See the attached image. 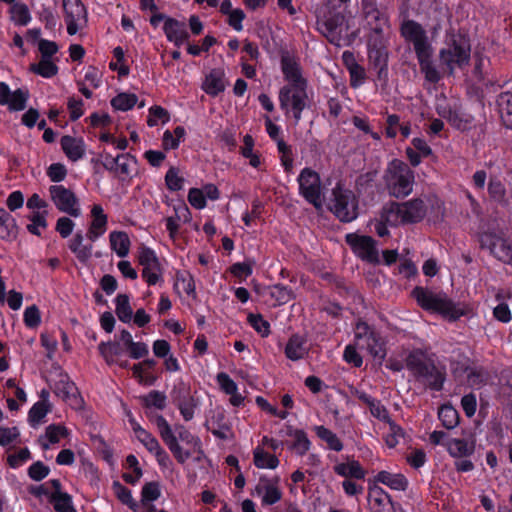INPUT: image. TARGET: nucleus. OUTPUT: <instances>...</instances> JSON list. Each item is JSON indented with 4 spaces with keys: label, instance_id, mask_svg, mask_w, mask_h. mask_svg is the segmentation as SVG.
I'll return each mask as SVG.
<instances>
[{
    "label": "nucleus",
    "instance_id": "nucleus-48",
    "mask_svg": "<svg viewBox=\"0 0 512 512\" xmlns=\"http://www.w3.org/2000/svg\"><path fill=\"white\" fill-rule=\"evenodd\" d=\"M249 324L262 336L266 337L270 333V324L261 314L250 313L247 318Z\"/></svg>",
    "mask_w": 512,
    "mask_h": 512
},
{
    "label": "nucleus",
    "instance_id": "nucleus-51",
    "mask_svg": "<svg viewBox=\"0 0 512 512\" xmlns=\"http://www.w3.org/2000/svg\"><path fill=\"white\" fill-rule=\"evenodd\" d=\"M175 429L178 434L177 439L200 451L201 441L198 437L193 436L183 425H177Z\"/></svg>",
    "mask_w": 512,
    "mask_h": 512
},
{
    "label": "nucleus",
    "instance_id": "nucleus-26",
    "mask_svg": "<svg viewBox=\"0 0 512 512\" xmlns=\"http://www.w3.org/2000/svg\"><path fill=\"white\" fill-rule=\"evenodd\" d=\"M208 430L219 439H228L227 432L230 431L231 427L225 419V415L222 412L217 413L211 418L210 422L206 423Z\"/></svg>",
    "mask_w": 512,
    "mask_h": 512
},
{
    "label": "nucleus",
    "instance_id": "nucleus-37",
    "mask_svg": "<svg viewBox=\"0 0 512 512\" xmlns=\"http://www.w3.org/2000/svg\"><path fill=\"white\" fill-rule=\"evenodd\" d=\"M140 401L147 409L155 407L159 410H163L166 407V395L157 390H152L147 395L141 396Z\"/></svg>",
    "mask_w": 512,
    "mask_h": 512
},
{
    "label": "nucleus",
    "instance_id": "nucleus-46",
    "mask_svg": "<svg viewBox=\"0 0 512 512\" xmlns=\"http://www.w3.org/2000/svg\"><path fill=\"white\" fill-rule=\"evenodd\" d=\"M103 157V161L101 162V165L108 171L116 172L117 171V164L121 160H131L132 163L136 164L137 159L135 156L126 153V154H120L117 157H112L110 154H105Z\"/></svg>",
    "mask_w": 512,
    "mask_h": 512
},
{
    "label": "nucleus",
    "instance_id": "nucleus-15",
    "mask_svg": "<svg viewBox=\"0 0 512 512\" xmlns=\"http://www.w3.org/2000/svg\"><path fill=\"white\" fill-rule=\"evenodd\" d=\"M86 22L87 12L85 6L78 0H66L67 33L75 35Z\"/></svg>",
    "mask_w": 512,
    "mask_h": 512
},
{
    "label": "nucleus",
    "instance_id": "nucleus-27",
    "mask_svg": "<svg viewBox=\"0 0 512 512\" xmlns=\"http://www.w3.org/2000/svg\"><path fill=\"white\" fill-rule=\"evenodd\" d=\"M336 474L343 477H350L355 479H364L366 472L361 467L358 461L352 460L349 463H340L334 466Z\"/></svg>",
    "mask_w": 512,
    "mask_h": 512
},
{
    "label": "nucleus",
    "instance_id": "nucleus-36",
    "mask_svg": "<svg viewBox=\"0 0 512 512\" xmlns=\"http://www.w3.org/2000/svg\"><path fill=\"white\" fill-rule=\"evenodd\" d=\"M30 71L43 78H51L57 74L58 67L53 60L40 59L38 63L30 65Z\"/></svg>",
    "mask_w": 512,
    "mask_h": 512
},
{
    "label": "nucleus",
    "instance_id": "nucleus-10",
    "mask_svg": "<svg viewBox=\"0 0 512 512\" xmlns=\"http://www.w3.org/2000/svg\"><path fill=\"white\" fill-rule=\"evenodd\" d=\"M345 241L362 260L373 264L380 263L376 241L371 236L349 233L345 236Z\"/></svg>",
    "mask_w": 512,
    "mask_h": 512
},
{
    "label": "nucleus",
    "instance_id": "nucleus-13",
    "mask_svg": "<svg viewBox=\"0 0 512 512\" xmlns=\"http://www.w3.org/2000/svg\"><path fill=\"white\" fill-rule=\"evenodd\" d=\"M29 99V91L19 88L11 91L8 84L0 82V104L5 105L11 111L24 110Z\"/></svg>",
    "mask_w": 512,
    "mask_h": 512
},
{
    "label": "nucleus",
    "instance_id": "nucleus-2",
    "mask_svg": "<svg viewBox=\"0 0 512 512\" xmlns=\"http://www.w3.org/2000/svg\"><path fill=\"white\" fill-rule=\"evenodd\" d=\"M411 294L422 309L440 314L449 321H456L465 314V310L444 292L435 293L427 288L416 286Z\"/></svg>",
    "mask_w": 512,
    "mask_h": 512
},
{
    "label": "nucleus",
    "instance_id": "nucleus-31",
    "mask_svg": "<svg viewBox=\"0 0 512 512\" xmlns=\"http://www.w3.org/2000/svg\"><path fill=\"white\" fill-rule=\"evenodd\" d=\"M49 412V405L45 400L36 402L28 413V423L31 427L39 426Z\"/></svg>",
    "mask_w": 512,
    "mask_h": 512
},
{
    "label": "nucleus",
    "instance_id": "nucleus-45",
    "mask_svg": "<svg viewBox=\"0 0 512 512\" xmlns=\"http://www.w3.org/2000/svg\"><path fill=\"white\" fill-rule=\"evenodd\" d=\"M23 321L27 328L37 329L42 321L39 308L36 305L27 306L23 313Z\"/></svg>",
    "mask_w": 512,
    "mask_h": 512
},
{
    "label": "nucleus",
    "instance_id": "nucleus-41",
    "mask_svg": "<svg viewBox=\"0 0 512 512\" xmlns=\"http://www.w3.org/2000/svg\"><path fill=\"white\" fill-rule=\"evenodd\" d=\"M64 437V428L60 425H49L46 428L45 435L41 438L43 448L48 449L50 446L58 443Z\"/></svg>",
    "mask_w": 512,
    "mask_h": 512
},
{
    "label": "nucleus",
    "instance_id": "nucleus-11",
    "mask_svg": "<svg viewBox=\"0 0 512 512\" xmlns=\"http://www.w3.org/2000/svg\"><path fill=\"white\" fill-rule=\"evenodd\" d=\"M154 419L162 440L168 446L175 459L180 464H184L192 456V452L190 450H183L178 443L177 436L174 435L170 425L162 415H155Z\"/></svg>",
    "mask_w": 512,
    "mask_h": 512
},
{
    "label": "nucleus",
    "instance_id": "nucleus-58",
    "mask_svg": "<svg viewBox=\"0 0 512 512\" xmlns=\"http://www.w3.org/2000/svg\"><path fill=\"white\" fill-rule=\"evenodd\" d=\"M479 244L482 249H489L492 254L493 250L498 247L499 235L493 232H484L479 235Z\"/></svg>",
    "mask_w": 512,
    "mask_h": 512
},
{
    "label": "nucleus",
    "instance_id": "nucleus-38",
    "mask_svg": "<svg viewBox=\"0 0 512 512\" xmlns=\"http://www.w3.org/2000/svg\"><path fill=\"white\" fill-rule=\"evenodd\" d=\"M137 96L133 93H119L111 99V106L115 110L128 111L137 104Z\"/></svg>",
    "mask_w": 512,
    "mask_h": 512
},
{
    "label": "nucleus",
    "instance_id": "nucleus-30",
    "mask_svg": "<svg viewBox=\"0 0 512 512\" xmlns=\"http://www.w3.org/2000/svg\"><path fill=\"white\" fill-rule=\"evenodd\" d=\"M438 417L446 429H453L459 424V413L450 404H444L440 407Z\"/></svg>",
    "mask_w": 512,
    "mask_h": 512
},
{
    "label": "nucleus",
    "instance_id": "nucleus-6",
    "mask_svg": "<svg viewBox=\"0 0 512 512\" xmlns=\"http://www.w3.org/2000/svg\"><path fill=\"white\" fill-rule=\"evenodd\" d=\"M447 48H443L439 52L441 64L449 69V73H453L454 65L463 67L470 60L471 45L469 39L461 34H456L453 28L447 30L446 34Z\"/></svg>",
    "mask_w": 512,
    "mask_h": 512
},
{
    "label": "nucleus",
    "instance_id": "nucleus-29",
    "mask_svg": "<svg viewBox=\"0 0 512 512\" xmlns=\"http://www.w3.org/2000/svg\"><path fill=\"white\" fill-rule=\"evenodd\" d=\"M85 143L81 138L66 135V157L75 162L85 154Z\"/></svg>",
    "mask_w": 512,
    "mask_h": 512
},
{
    "label": "nucleus",
    "instance_id": "nucleus-14",
    "mask_svg": "<svg viewBox=\"0 0 512 512\" xmlns=\"http://www.w3.org/2000/svg\"><path fill=\"white\" fill-rule=\"evenodd\" d=\"M281 70L285 80L290 82L292 88L307 86V80L302 76L299 63L288 51L281 53Z\"/></svg>",
    "mask_w": 512,
    "mask_h": 512
},
{
    "label": "nucleus",
    "instance_id": "nucleus-25",
    "mask_svg": "<svg viewBox=\"0 0 512 512\" xmlns=\"http://www.w3.org/2000/svg\"><path fill=\"white\" fill-rule=\"evenodd\" d=\"M109 239L111 249L115 251L119 257L123 258L128 255L130 248V239L126 232L113 231L110 233Z\"/></svg>",
    "mask_w": 512,
    "mask_h": 512
},
{
    "label": "nucleus",
    "instance_id": "nucleus-50",
    "mask_svg": "<svg viewBox=\"0 0 512 512\" xmlns=\"http://www.w3.org/2000/svg\"><path fill=\"white\" fill-rule=\"evenodd\" d=\"M139 264L142 266H160V262L155 254V252L146 246H141L139 255H138Z\"/></svg>",
    "mask_w": 512,
    "mask_h": 512
},
{
    "label": "nucleus",
    "instance_id": "nucleus-43",
    "mask_svg": "<svg viewBox=\"0 0 512 512\" xmlns=\"http://www.w3.org/2000/svg\"><path fill=\"white\" fill-rule=\"evenodd\" d=\"M492 255L499 261L512 265V244L499 236L498 247L493 250Z\"/></svg>",
    "mask_w": 512,
    "mask_h": 512
},
{
    "label": "nucleus",
    "instance_id": "nucleus-18",
    "mask_svg": "<svg viewBox=\"0 0 512 512\" xmlns=\"http://www.w3.org/2000/svg\"><path fill=\"white\" fill-rule=\"evenodd\" d=\"M167 39L177 47L188 41L190 35L187 31L186 23L174 18H167L163 26Z\"/></svg>",
    "mask_w": 512,
    "mask_h": 512
},
{
    "label": "nucleus",
    "instance_id": "nucleus-35",
    "mask_svg": "<svg viewBox=\"0 0 512 512\" xmlns=\"http://www.w3.org/2000/svg\"><path fill=\"white\" fill-rule=\"evenodd\" d=\"M253 454L254 464L257 468L275 469L279 464V460L275 455L268 454L260 447H257Z\"/></svg>",
    "mask_w": 512,
    "mask_h": 512
},
{
    "label": "nucleus",
    "instance_id": "nucleus-20",
    "mask_svg": "<svg viewBox=\"0 0 512 512\" xmlns=\"http://www.w3.org/2000/svg\"><path fill=\"white\" fill-rule=\"evenodd\" d=\"M306 338L299 334H293L285 347V355L292 361H297L305 357L308 354V348L306 347Z\"/></svg>",
    "mask_w": 512,
    "mask_h": 512
},
{
    "label": "nucleus",
    "instance_id": "nucleus-63",
    "mask_svg": "<svg viewBox=\"0 0 512 512\" xmlns=\"http://www.w3.org/2000/svg\"><path fill=\"white\" fill-rule=\"evenodd\" d=\"M30 459V451L27 448L20 449L14 454L8 456V463L12 468H18Z\"/></svg>",
    "mask_w": 512,
    "mask_h": 512
},
{
    "label": "nucleus",
    "instance_id": "nucleus-55",
    "mask_svg": "<svg viewBox=\"0 0 512 512\" xmlns=\"http://www.w3.org/2000/svg\"><path fill=\"white\" fill-rule=\"evenodd\" d=\"M149 111L152 117L148 119L147 124L150 127L156 126L157 120H161L162 123H166L170 120L169 112L161 106H152Z\"/></svg>",
    "mask_w": 512,
    "mask_h": 512
},
{
    "label": "nucleus",
    "instance_id": "nucleus-19",
    "mask_svg": "<svg viewBox=\"0 0 512 512\" xmlns=\"http://www.w3.org/2000/svg\"><path fill=\"white\" fill-rule=\"evenodd\" d=\"M66 403L71 409L78 412L86 421L89 420V414L85 407V402L81 396L79 389L74 382L69 381L66 377Z\"/></svg>",
    "mask_w": 512,
    "mask_h": 512
},
{
    "label": "nucleus",
    "instance_id": "nucleus-28",
    "mask_svg": "<svg viewBox=\"0 0 512 512\" xmlns=\"http://www.w3.org/2000/svg\"><path fill=\"white\" fill-rule=\"evenodd\" d=\"M82 242L83 235L81 232H78L70 242L69 248L80 262L85 263L91 257L92 244L83 245Z\"/></svg>",
    "mask_w": 512,
    "mask_h": 512
},
{
    "label": "nucleus",
    "instance_id": "nucleus-22",
    "mask_svg": "<svg viewBox=\"0 0 512 512\" xmlns=\"http://www.w3.org/2000/svg\"><path fill=\"white\" fill-rule=\"evenodd\" d=\"M375 483H382L391 489L405 491L408 481L402 474H391L388 471H380L374 478Z\"/></svg>",
    "mask_w": 512,
    "mask_h": 512
},
{
    "label": "nucleus",
    "instance_id": "nucleus-49",
    "mask_svg": "<svg viewBox=\"0 0 512 512\" xmlns=\"http://www.w3.org/2000/svg\"><path fill=\"white\" fill-rule=\"evenodd\" d=\"M472 122L473 117L471 115H462L455 110L452 115L449 116V123L460 131L470 129Z\"/></svg>",
    "mask_w": 512,
    "mask_h": 512
},
{
    "label": "nucleus",
    "instance_id": "nucleus-1",
    "mask_svg": "<svg viewBox=\"0 0 512 512\" xmlns=\"http://www.w3.org/2000/svg\"><path fill=\"white\" fill-rule=\"evenodd\" d=\"M400 34L405 41L413 44L425 79L430 83H438L441 75L432 63L434 49L423 26L415 20H404L400 26Z\"/></svg>",
    "mask_w": 512,
    "mask_h": 512
},
{
    "label": "nucleus",
    "instance_id": "nucleus-24",
    "mask_svg": "<svg viewBox=\"0 0 512 512\" xmlns=\"http://www.w3.org/2000/svg\"><path fill=\"white\" fill-rule=\"evenodd\" d=\"M367 349L374 360L381 365L386 357L385 343L378 332H370L367 340Z\"/></svg>",
    "mask_w": 512,
    "mask_h": 512
},
{
    "label": "nucleus",
    "instance_id": "nucleus-17",
    "mask_svg": "<svg viewBox=\"0 0 512 512\" xmlns=\"http://www.w3.org/2000/svg\"><path fill=\"white\" fill-rule=\"evenodd\" d=\"M451 13L445 4L434 3L430 6L428 12V21L430 26L431 38L434 39L439 31L443 29L446 24L450 23Z\"/></svg>",
    "mask_w": 512,
    "mask_h": 512
},
{
    "label": "nucleus",
    "instance_id": "nucleus-40",
    "mask_svg": "<svg viewBox=\"0 0 512 512\" xmlns=\"http://www.w3.org/2000/svg\"><path fill=\"white\" fill-rule=\"evenodd\" d=\"M498 104L504 124L508 128H512V93H502L499 96Z\"/></svg>",
    "mask_w": 512,
    "mask_h": 512
},
{
    "label": "nucleus",
    "instance_id": "nucleus-23",
    "mask_svg": "<svg viewBox=\"0 0 512 512\" xmlns=\"http://www.w3.org/2000/svg\"><path fill=\"white\" fill-rule=\"evenodd\" d=\"M17 235V224L14 217L3 208H0V238L12 240Z\"/></svg>",
    "mask_w": 512,
    "mask_h": 512
},
{
    "label": "nucleus",
    "instance_id": "nucleus-62",
    "mask_svg": "<svg viewBox=\"0 0 512 512\" xmlns=\"http://www.w3.org/2000/svg\"><path fill=\"white\" fill-rule=\"evenodd\" d=\"M98 350L102 357H107L108 355L118 356L123 352L120 343L116 341L101 342Z\"/></svg>",
    "mask_w": 512,
    "mask_h": 512
},
{
    "label": "nucleus",
    "instance_id": "nucleus-12",
    "mask_svg": "<svg viewBox=\"0 0 512 512\" xmlns=\"http://www.w3.org/2000/svg\"><path fill=\"white\" fill-rule=\"evenodd\" d=\"M29 493L46 497L58 512H64V494L60 480H50L44 484L29 487Z\"/></svg>",
    "mask_w": 512,
    "mask_h": 512
},
{
    "label": "nucleus",
    "instance_id": "nucleus-4",
    "mask_svg": "<svg viewBox=\"0 0 512 512\" xmlns=\"http://www.w3.org/2000/svg\"><path fill=\"white\" fill-rule=\"evenodd\" d=\"M406 367L417 381L433 391H441L446 380V372L439 369L433 362H427L420 350H414L406 357Z\"/></svg>",
    "mask_w": 512,
    "mask_h": 512
},
{
    "label": "nucleus",
    "instance_id": "nucleus-8",
    "mask_svg": "<svg viewBox=\"0 0 512 512\" xmlns=\"http://www.w3.org/2000/svg\"><path fill=\"white\" fill-rule=\"evenodd\" d=\"M384 210L388 221L390 217L395 216V220L400 218L402 223H418L426 215V206L420 198L403 203L391 202Z\"/></svg>",
    "mask_w": 512,
    "mask_h": 512
},
{
    "label": "nucleus",
    "instance_id": "nucleus-33",
    "mask_svg": "<svg viewBox=\"0 0 512 512\" xmlns=\"http://www.w3.org/2000/svg\"><path fill=\"white\" fill-rule=\"evenodd\" d=\"M10 19L18 26H26L31 21L28 7L23 3H14L10 7Z\"/></svg>",
    "mask_w": 512,
    "mask_h": 512
},
{
    "label": "nucleus",
    "instance_id": "nucleus-3",
    "mask_svg": "<svg viewBox=\"0 0 512 512\" xmlns=\"http://www.w3.org/2000/svg\"><path fill=\"white\" fill-rule=\"evenodd\" d=\"M350 0H327L325 8L317 16V29L327 40L341 46L342 27L345 23L346 4Z\"/></svg>",
    "mask_w": 512,
    "mask_h": 512
},
{
    "label": "nucleus",
    "instance_id": "nucleus-44",
    "mask_svg": "<svg viewBox=\"0 0 512 512\" xmlns=\"http://www.w3.org/2000/svg\"><path fill=\"white\" fill-rule=\"evenodd\" d=\"M161 495L160 484L158 481L147 482L141 491V503L142 505H148V503L157 500Z\"/></svg>",
    "mask_w": 512,
    "mask_h": 512
},
{
    "label": "nucleus",
    "instance_id": "nucleus-47",
    "mask_svg": "<svg viewBox=\"0 0 512 512\" xmlns=\"http://www.w3.org/2000/svg\"><path fill=\"white\" fill-rule=\"evenodd\" d=\"M178 174V168L172 166L165 175V184L171 191H179L183 188L184 178Z\"/></svg>",
    "mask_w": 512,
    "mask_h": 512
},
{
    "label": "nucleus",
    "instance_id": "nucleus-9",
    "mask_svg": "<svg viewBox=\"0 0 512 512\" xmlns=\"http://www.w3.org/2000/svg\"><path fill=\"white\" fill-rule=\"evenodd\" d=\"M299 192L316 209L322 208L321 181L319 174L311 168H304L299 177Z\"/></svg>",
    "mask_w": 512,
    "mask_h": 512
},
{
    "label": "nucleus",
    "instance_id": "nucleus-39",
    "mask_svg": "<svg viewBox=\"0 0 512 512\" xmlns=\"http://www.w3.org/2000/svg\"><path fill=\"white\" fill-rule=\"evenodd\" d=\"M315 430L317 436L325 441L331 450L339 452L343 449L341 440L331 430L324 426H316Z\"/></svg>",
    "mask_w": 512,
    "mask_h": 512
},
{
    "label": "nucleus",
    "instance_id": "nucleus-64",
    "mask_svg": "<svg viewBox=\"0 0 512 512\" xmlns=\"http://www.w3.org/2000/svg\"><path fill=\"white\" fill-rule=\"evenodd\" d=\"M48 474L49 468L40 461L33 463L28 469V475L34 481H41Z\"/></svg>",
    "mask_w": 512,
    "mask_h": 512
},
{
    "label": "nucleus",
    "instance_id": "nucleus-54",
    "mask_svg": "<svg viewBox=\"0 0 512 512\" xmlns=\"http://www.w3.org/2000/svg\"><path fill=\"white\" fill-rule=\"evenodd\" d=\"M369 62L374 69L382 66H388V51L386 50H368Z\"/></svg>",
    "mask_w": 512,
    "mask_h": 512
},
{
    "label": "nucleus",
    "instance_id": "nucleus-53",
    "mask_svg": "<svg viewBox=\"0 0 512 512\" xmlns=\"http://www.w3.org/2000/svg\"><path fill=\"white\" fill-rule=\"evenodd\" d=\"M294 438L295 441L291 448L296 449L297 453L303 456L310 449V441L307 437V434L304 430H297Z\"/></svg>",
    "mask_w": 512,
    "mask_h": 512
},
{
    "label": "nucleus",
    "instance_id": "nucleus-61",
    "mask_svg": "<svg viewBox=\"0 0 512 512\" xmlns=\"http://www.w3.org/2000/svg\"><path fill=\"white\" fill-rule=\"evenodd\" d=\"M20 433L17 427H0V445L5 447L17 440Z\"/></svg>",
    "mask_w": 512,
    "mask_h": 512
},
{
    "label": "nucleus",
    "instance_id": "nucleus-5",
    "mask_svg": "<svg viewBox=\"0 0 512 512\" xmlns=\"http://www.w3.org/2000/svg\"><path fill=\"white\" fill-rule=\"evenodd\" d=\"M414 178V171L399 159L388 164L383 176L389 194L395 198H405L412 192Z\"/></svg>",
    "mask_w": 512,
    "mask_h": 512
},
{
    "label": "nucleus",
    "instance_id": "nucleus-57",
    "mask_svg": "<svg viewBox=\"0 0 512 512\" xmlns=\"http://www.w3.org/2000/svg\"><path fill=\"white\" fill-rule=\"evenodd\" d=\"M198 401L193 396L187 398L186 401L179 402L177 407L181 415L186 421H190L194 416V409L197 407Z\"/></svg>",
    "mask_w": 512,
    "mask_h": 512
},
{
    "label": "nucleus",
    "instance_id": "nucleus-56",
    "mask_svg": "<svg viewBox=\"0 0 512 512\" xmlns=\"http://www.w3.org/2000/svg\"><path fill=\"white\" fill-rule=\"evenodd\" d=\"M386 497L389 501V503L391 504V506L393 507L394 506V502L392 501L391 499V496L386 493L381 487H379L375 482L373 485H370L369 486V495H368V499H373L374 503L377 505V506H381L384 502V499L383 497Z\"/></svg>",
    "mask_w": 512,
    "mask_h": 512
},
{
    "label": "nucleus",
    "instance_id": "nucleus-60",
    "mask_svg": "<svg viewBox=\"0 0 512 512\" xmlns=\"http://www.w3.org/2000/svg\"><path fill=\"white\" fill-rule=\"evenodd\" d=\"M66 214L72 217H78L81 214L79 200L75 193L69 189H66Z\"/></svg>",
    "mask_w": 512,
    "mask_h": 512
},
{
    "label": "nucleus",
    "instance_id": "nucleus-21",
    "mask_svg": "<svg viewBox=\"0 0 512 512\" xmlns=\"http://www.w3.org/2000/svg\"><path fill=\"white\" fill-rule=\"evenodd\" d=\"M224 73L220 69H212L210 73L205 77V81L203 83V90L215 97L219 93L225 90V84L223 82Z\"/></svg>",
    "mask_w": 512,
    "mask_h": 512
},
{
    "label": "nucleus",
    "instance_id": "nucleus-42",
    "mask_svg": "<svg viewBox=\"0 0 512 512\" xmlns=\"http://www.w3.org/2000/svg\"><path fill=\"white\" fill-rule=\"evenodd\" d=\"M46 215L47 210L32 212L29 216L30 224L27 225L28 231L34 235H40L47 226Z\"/></svg>",
    "mask_w": 512,
    "mask_h": 512
},
{
    "label": "nucleus",
    "instance_id": "nucleus-16",
    "mask_svg": "<svg viewBox=\"0 0 512 512\" xmlns=\"http://www.w3.org/2000/svg\"><path fill=\"white\" fill-rule=\"evenodd\" d=\"M307 86L295 87L283 86L279 91V101L281 109L288 112V106L291 103L292 110H304L307 99Z\"/></svg>",
    "mask_w": 512,
    "mask_h": 512
},
{
    "label": "nucleus",
    "instance_id": "nucleus-7",
    "mask_svg": "<svg viewBox=\"0 0 512 512\" xmlns=\"http://www.w3.org/2000/svg\"><path fill=\"white\" fill-rule=\"evenodd\" d=\"M332 205L329 210L344 223L355 220L358 216V202L353 192L343 188L339 182L332 189Z\"/></svg>",
    "mask_w": 512,
    "mask_h": 512
},
{
    "label": "nucleus",
    "instance_id": "nucleus-59",
    "mask_svg": "<svg viewBox=\"0 0 512 512\" xmlns=\"http://www.w3.org/2000/svg\"><path fill=\"white\" fill-rule=\"evenodd\" d=\"M91 215L93 217V220L91 222V225L93 228H99V229H105L107 226V215L104 213L103 208L95 204L92 207Z\"/></svg>",
    "mask_w": 512,
    "mask_h": 512
},
{
    "label": "nucleus",
    "instance_id": "nucleus-32",
    "mask_svg": "<svg viewBox=\"0 0 512 512\" xmlns=\"http://www.w3.org/2000/svg\"><path fill=\"white\" fill-rule=\"evenodd\" d=\"M113 491L118 500L127 505L133 512H138L139 504L133 499L131 491L123 486L119 481H114L112 484Z\"/></svg>",
    "mask_w": 512,
    "mask_h": 512
},
{
    "label": "nucleus",
    "instance_id": "nucleus-52",
    "mask_svg": "<svg viewBox=\"0 0 512 512\" xmlns=\"http://www.w3.org/2000/svg\"><path fill=\"white\" fill-rule=\"evenodd\" d=\"M190 387L183 381L179 382L171 391V397L173 403L177 406L179 402L186 401L187 398L191 397Z\"/></svg>",
    "mask_w": 512,
    "mask_h": 512
},
{
    "label": "nucleus",
    "instance_id": "nucleus-34",
    "mask_svg": "<svg viewBox=\"0 0 512 512\" xmlns=\"http://www.w3.org/2000/svg\"><path fill=\"white\" fill-rule=\"evenodd\" d=\"M115 301V312L119 320L124 323H129L133 316V310L130 306L129 296L127 294H118Z\"/></svg>",
    "mask_w": 512,
    "mask_h": 512
}]
</instances>
